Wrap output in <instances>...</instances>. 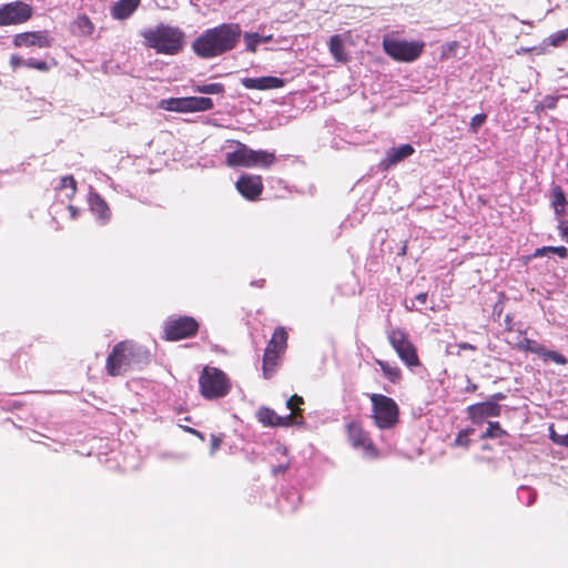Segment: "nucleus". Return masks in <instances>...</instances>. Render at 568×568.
<instances>
[{
	"instance_id": "412c9836",
	"label": "nucleus",
	"mask_w": 568,
	"mask_h": 568,
	"mask_svg": "<svg viewBox=\"0 0 568 568\" xmlns=\"http://www.w3.org/2000/svg\"><path fill=\"white\" fill-rule=\"evenodd\" d=\"M280 353L277 351L265 349L263 356V376L268 379L273 376L276 367Z\"/></svg>"
},
{
	"instance_id": "2f4dec72",
	"label": "nucleus",
	"mask_w": 568,
	"mask_h": 568,
	"mask_svg": "<svg viewBox=\"0 0 568 568\" xmlns=\"http://www.w3.org/2000/svg\"><path fill=\"white\" fill-rule=\"evenodd\" d=\"M474 433L473 428L460 430L455 439L457 446L468 447L469 436Z\"/></svg>"
},
{
	"instance_id": "603ef678",
	"label": "nucleus",
	"mask_w": 568,
	"mask_h": 568,
	"mask_svg": "<svg viewBox=\"0 0 568 568\" xmlns=\"http://www.w3.org/2000/svg\"><path fill=\"white\" fill-rule=\"evenodd\" d=\"M80 23H83V24H85V26H89V24H90V21H89V19H88V18L83 17V18H81V19H80Z\"/></svg>"
},
{
	"instance_id": "f03ea898",
	"label": "nucleus",
	"mask_w": 568,
	"mask_h": 568,
	"mask_svg": "<svg viewBox=\"0 0 568 568\" xmlns=\"http://www.w3.org/2000/svg\"><path fill=\"white\" fill-rule=\"evenodd\" d=\"M150 361L149 352L133 342L118 343L106 358L105 368L110 376H120Z\"/></svg>"
},
{
	"instance_id": "393cba45",
	"label": "nucleus",
	"mask_w": 568,
	"mask_h": 568,
	"mask_svg": "<svg viewBox=\"0 0 568 568\" xmlns=\"http://www.w3.org/2000/svg\"><path fill=\"white\" fill-rule=\"evenodd\" d=\"M257 419L264 426L274 427L278 424L280 415L268 407H261L256 413Z\"/></svg>"
},
{
	"instance_id": "9b49d317",
	"label": "nucleus",
	"mask_w": 568,
	"mask_h": 568,
	"mask_svg": "<svg viewBox=\"0 0 568 568\" xmlns=\"http://www.w3.org/2000/svg\"><path fill=\"white\" fill-rule=\"evenodd\" d=\"M32 9L21 1L7 3L0 8V26L26 22L31 18Z\"/></svg>"
},
{
	"instance_id": "f704fd0d",
	"label": "nucleus",
	"mask_w": 568,
	"mask_h": 568,
	"mask_svg": "<svg viewBox=\"0 0 568 568\" xmlns=\"http://www.w3.org/2000/svg\"><path fill=\"white\" fill-rule=\"evenodd\" d=\"M486 114L484 113H480V114H476L471 118L470 120V130L473 132H477V130L484 124V122L486 121Z\"/></svg>"
},
{
	"instance_id": "39448f33",
	"label": "nucleus",
	"mask_w": 568,
	"mask_h": 568,
	"mask_svg": "<svg viewBox=\"0 0 568 568\" xmlns=\"http://www.w3.org/2000/svg\"><path fill=\"white\" fill-rule=\"evenodd\" d=\"M200 392L207 399L224 397L230 390V382L224 372L216 367H204L200 379Z\"/></svg>"
},
{
	"instance_id": "79ce46f5",
	"label": "nucleus",
	"mask_w": 568,
	"mask_h": 568,
	"mask_svg": "<svg viewBox=\"0 0 568 568\" xmlns=\"http://www.w3.org/2000/svg\"><path fill=\"white\" fill-rule=\"evenodd\" d=\"M23 59H21L19 55H11L10 58V64L12 65L13 69H17L18 67L20 65H23Z\"/></svg>"
},
{
	"instance_id": "c85d7f7f",
	"label": "nucleus",
	"mask_w": 568,
	"mask_h": 568,
	"mask_svg": "<svg viewBox=\"0 0 568 568\" xmlns=\"http://www.w3.org/2000/svg\"><path fill=\"white\" fill-rule=\"evenodd\" d=\"M506 432L500 427L498 422H489L486 432L481 435V438H500Z\"/></svg>"
},
{
	"instance_id": "dca6fc26",
	"label": "nucleus",
	"mask_w": 568,
	"mask_h": 568,
	"mask_svg": "<svg viewBox=\"0 0 568 568\" xmlns=\"http://www.w3.org/2000/svg\"><path fill=\"white\" fill-rule=\"evenodd\" d=\"M415 153V149L410 144H402L390 148L386 151L385 158L381 161V166L388 170Z\"/></svg>"
},
{
	"instance_id": "f3484780",
	"label": "nucleus",
	"mask_w": 568,
	"mask_h": 568,
	"mask_svg": "<svg viewBox=\"0 0 568 568\" xmlns=\"http://www.w3.org/2000/svg\"><path fill=\"white\" fill-rule=\"evenodd\" d=\"M13 43L16 47H32L48 48L51 44V40L47 32H24L19 33L14 37Z\"/></svg>"
},
{
	"instance_id": "f257e3e1",
	"label": "nucleus",
	"mask_w": 568,
	"mask_h": 568,
	"mask_svg": "<svg viewBox=\"0 0 568 568\" xmlns=\"http://www.w3.org/2000/svg\"><path fill=\"white\" fill-rule=\"evenodd\" d=\"M240 37L241 28L239 24L223 23L201 33L192 43V49L200 58H215L234 49Z\"/></svg>"
},
{
	"instance_id": "423d86ee",
	"label": "nucleus",
	"mask_w": 568,
	"mask_h": 568,
	"mask_svg": "<svg viewBox=\"0 0 568 568\" xmlns=\"http://www.w3.org/2000/svg\"><path fill=\"white\" fill-rule=\"evenodd\" d=\"M383 48L394 60L412 62L423 52L424 43L419 41L385 38L383 40Z\"/></svg>"
},
{
	"instance_id": "e433bc0d",
	"label": "nucleus",
	"mask_w": 568,
	"mask_h": 568,
	"mask_svg": "<svg viewBox=\"0 0 568 568\" xmlns=\"http://www.w3.org/2000/svg\"><path fill=\"white\" fill-rule=\"evenodd\" d=\"M280 422L278 424H276V426H283V427H287V426H291V425H302L303 424V420H296L292 415H287V416H280Z\"/></svg>"
},
{
	"instance_id": "4c0bfd02",
	"label": "nucleus",
	"mask_w": 568,
	"mask_h": 568,
	"mask_svg": "<svg viewBox=\"0 0 568 568\" xmlns=\"http://www.w3.org/2000/svg\"><path fill=\"white\" fill-rule=\"evenodd\" d=\"M303 403V398L298 395H293L286 402V406L290 410L295 412V408Z\"/></svg>"
},
{
	"instance_id": "37998d69",
	"label": "nucleus",
	"mask_w": 568,
	"mask_h": 568,
	"mask_svg": "<svg viewBox=\"0 0 568 568\" xmlns=\"http://www.w3.org/2000/svg\"><path fill=\"white\" fill-rule=\"evenodd\" d=\"M550 252V246H542L535 251L534 256H545L547 253Z\"/></svg>"
},
{
	"instance_id": "4468645a",
	"label": "nucleus",
	"mask_w": 568,
	"mask_h": 568,
	"mask_svg": "<svg viewBox=\"0 0 568 568\" xmlns=\"http://www.w3.org/2000/svg\"><path fill=\"white\" fill-rule=\"evenodd\" d=\"M236 190L247 200H256L263 191L262 179L258 175H242L236 182Z\"/></svg>"
},
{
	"instance_id": "bb28decb",
	"label": "nucleus",
	"mask_w": 568,
	"mask_h": 568,
	"mask_svg": "<svg viewBox=\"0 0 568 568\" xmlns=\"http://www.w3.org/2000/svg\"><path fill=\"white\" fill-rule=\"evenodd\" d=\"M57 189L67 190L65 196L72 199L77 192V182L72 175H67L61 178L60 185Z\"/></svg>"
},
{
	"instance_id": "4be33fe9",
	"label": "nucleus",
	"mask_w": 568,
	"mask_h": 568,
	"mask_svg": "<svg viewBox=\"0 0 568 568\" xmlns=\"http://www.w3.org/2000/svg\"><path fill=\"white\" fill-rule=\"evenodd\" d=\"M286 341L287 333L283 327H277L265 349L277 351L281 354L286 347Z\"/></svg>"
},
{
	"instance_id": "6e6552de",
	"label": "nucleus",
	"mask_w": 568,
	"mask_h": 568,
	"mask_svg": "<svg viewBox=\"0 0 568 568\" xmlns=\"http://www.w3.org/2000/svg\"><path fill=\"white\" fill-rule=\"evenodd\" d=\"M387 338L398 357L408 366L415 367L419 365L415 346L408 339L407 334L399 328L390 329Z\"/></svg>"
},
{
	"instance_id": "7ed1b4c3",
	"label": "nucleus",
	"mask_w": 568,
	"mask_h": 568,
	"mask_svg": "<svg viewBox=\"0 0 568 568\" xmlns=\"http://www.w3.org/2000/svg\"><path fill=\"white\" fill-rule=\"evenodd\" d=\"M142 37L158 53L175 54L183 47V32L176 27L160 24L144 30Z\"/></svg>"
},
{
	"instance_id": "1a4fd4ad",
	"label": "nucleus",
	"mask_w": 568,
	"mask_h": 568,
	"mask_svg": "<svg viewBox=\"0 0 568 568\" xmlns=\"http://www.w3.org/2000/svg\"><path fill=\"white\" fill-rule=\"evenodd\" d=\"M161 105L168 111L201 112L213 109V101L204 97H187L163 100Z\"/></svg>"
},
{
	"instance_id": "cd10ccee",
	"label": "nucleus",
	"mask_w": 568,
	"mask_h": 568,
	"mask_svg": "<svg viewBox=\"0 0 568 568\" xmlns=\"http://www.w3.org/2000/svg\"><path fill=\"white\" fill-rule=\"evenodd\" d=\"M194 90L202 94H222L225 91L224 85L217 82L196 85Z\"/></svg>"
},
{
	"instance_id": "a878e982",
	"label": "nucleus",
	"mask_w": 568,
	"mask_h": 568,
	"mask_svg": "<svg viewBox=\"0 0 568 568\" xmlns=\"http://www.w3.org/2000/svg\"><path fill=\"white\" fill-rule=\"evenodd\" d=\"M551 204L556 214H560L567 204L565 193L560 186H555L551 191Z\"/></svg>"
},
{
	"instance_id": "8fccbe9b",
	"label": "nucleus",
	"mask_w": 568,
	"mask_h": 568,
	"mask_svg": "<svg viewBox=\"0 0 568 568\" xmlns=\"http://www.w3.org/2000/svg\"><path fill=\"white\" fill-rule=\"evenodd\" d=\"M524 491H527L529 494V501L528 504H531L534 500H535V496L531 494L530 490L526 489V488H523Z\"/></svg>"
},
{
	"instance_id": "2eb2a0df",
	"label": "nucleus",
	"mask_w": 568,
	"mask_h": 568,
	"mask_svg": "<svg viewBox=\"0 0 568 568\" xmlns=\"http://www.w3.org/2000/svg\"><path fill=\"white\" fill-rule=\"evenodd\" d=\"M468 415L471 420L476 424H479L486 417H497L500 415L501 407L499 404H496L494 400H486L483 403H477L468 406L467 408Z\"/></svg>"
},
{
	"instance_id": "0eeeda50",
	"label": "nucleus",
	"mask_w": 568,
	"mask_h": 568,
	"mask_svg": "<svg viewBox=\"0 0 568 568\" xmlns=\"http://www.w3.org/2000/svg\"><path fill=\"white\" fill-rule=\"evenodd\" d=\"M374 417L379 428H390L397 423L398 407L394 399L382 394L371 396Z\"/></svg>"
},
{
	"instance_id": "b1692460",
	"label": "nucleus",
	"mask_w": 568,
	"mask_h": 568,
	"mask_svg": "<svg viewBox=\"0 0 568 568\" xmlns=\"http://www.w3.org/2000/svg\"><path fill=\"white\" fill-rule=\"evenodd\" d=\"M329 52L339 62H346L347 55L344 51V42L341 36L336 34L329 39Z\"/></svg>"
},
{
	"instance_id": "864d4df0",
	"label": "nucleus",
	"mask_w": 568,
	"mask_h": 568,
	"mask_svg": "<svg viewBox=\"0 0 568 568\" xmlns=\"http://www.w3.org/2000/svg\"><path fill=\"white\" fill-rule=\"evenodd\" d=\"M562 236L566 239L567 243H568V227H565L564 231H562Z\"/></svg>"
},
{
	"instance_id": "9d476101",
	"label": "nucleus",
	"mask_w": 568,
	"mask_h": 568,
	"mask_svg": "<svg viewBox=\"0 0 568 568\" xmlns=\"http://www.w3.org/2000/svg\"><path fill=\"white\" fill-rule=\"evenodd\" d=\"M199 329L197 322L191 316L170 317L165 322L164 333L169 341H179L194 336Z\"/></svg>"
},
{
	"instance_id": "58836bf2",
	"label": "nucleus",
	"mask_w": 568,
	"mask_h": 568,
	"mask_svg": "<svg viewBox=\"0 0 568 568\" xmlns=\"http://www.w3.org/2000/svg\"><path fill=\"white\" fill-rule=\"evenodd\" d=\"M221 444H222V437L213 434L211 436V454H214L215 450H217L220 448Z\"/></svg>"
},
{
	"instance_id": "c756f323",
	"label": "nucleus",
	"mask_w": 568,
	"mask_h": 568,
	"mask_svg": "<svg viewBox=\"0 0 568 568\" xmlns=\"http://www.w3.org/2000/svg\"><path fill=\"white\" fill-rule=\"evenodd\" d=\"M378 365L381 366L385 376L392 382L395 383L399 379L400 373L399 369L395 366H390L386 362L378 361Z\"/></svg>"
},
{
	"instance_id": "6ab92c4d",
	"label": "nucleus",
	"mask_w": 568,
	"mask_h": 568,
	"mask_svg": "<svg viewBox=\"0 0 568 568\" xmlns=\"http://www.w3.org/2000/svg\"><path fill=\"white\" fill-rule=\"evenodd\" d=\"M89 205L92 213L98 217L101 224H106L111 219V211L108 203L97 192L89 195Z\"/></svg>"
},
{
	"instance_id": "de8ad7c7",
	"label": "nucleus",
	"mask_w": 568,
	"mask_h": 568,
	"mask_svg": "<svg viewBox=\"0 0 568 568\" xmlns=\"http://www.w3.org/2000/svg\"><path fill=\"white\" fill-rule=\"evenodd\" d=\"M454 347H455V346H453V345H450V344H449V345L447 346V348H446V353H447V354H452V355H456V352H455Z\"/></svg>"
},
{
	"instance_id": "7c9ffc66",
	"label": "nucleus",
	"mask_w": 568,
	"mask_h": 568,
	"mask_svg": "<svg viewBox=\"0 0 568 568\" xmlns=\"http://www.w3.org/2000/svg\"><path fill=\"white\" fill-rule=\"evenodd\" d=\"M558 101V97L546 95L544 100L536 105V111H544L545 109H555Z\"/></svg>"
},
{
	"instance_id": "ddd939ff",
	"label": "nucleus",
	"mask_w": 568,
	"mask_h": 568,
	"mask_svg": "<svg viewBox=\"0 0 568 568\" xmlns=\"http://www.w3.org/2000/svg\"><path fill=\"white\" fill-rule=\"evenodd\" d=\"M348 438L351 445L356 449H362L366 456H375V447L366 433L356 423L348 424Z\"/></svg>"
},
{
	"instance_id": "ea45409f",
	"label": "nucleus",
	"mask_w": 568,
	"mask_h": 568,
	"mask_svg": "<svg viewBox=\"0 0 568 568\" xmlns=\"http://www.w3.org/2000/svg\"><path fill=\"white\" fill-rule=\"evenodd\" d=\"M550 252L564 258L568 255V250L565 246H550Z\"/></svg>"
},
{
	"instance_id": "5701e85b",
	"label": "nucleus",
	"mask_w": 568,
	"mask_h": 568,
	"mask_svg": "<svg viewBox=\"0 0 568 568\" xmlns=\"http://www.w3.org/2000/svg\"><path fill=\"white\" fill-rule=\"evenodd\" d=\"M273 39L272 34L261 36L256 32H246L244 33V42L246 45V50L250 52H255L256 48L260 43H267Z\"/></svg>"
},
{
	"instance_id": "c03bdc74",
	"label": "nucleus",
	"mask_w": 568,
	"mask_h": 568,
	"mask_svg": "<svg viewBox=\"0 0 568 568\" xmlns=\"http://www.w3.org/2000/svg\"><path fill=\"white\" fill-rule=\"evenodd\" d=\"M505 398L506 395L504 393H496L489 397V400H494L496 404H498V402L504 400Z\"/></svg>"
},
{
	"instance_id": "a211bd4d",
	"label": "nucleus",
	"mask_w": 568,
	"mask_h": 568,
	"mask_svg": "<svg viewBox=\"0 0 568 568\" xmlns=\"http://www.w3.org/2000/svg\"><path fill=\"white\" fill-rule=\"evenodd\" d=\"M241 83L245 89L264 91L282 88L284 80L277 77L243 78Z\"/></svg>"
},
{
	"instance_id": "aec40b11",
	"label": "nucleus",
	"mask_w": 568,
	"mask_h": 568,
	"mask_svg": "<svg viewBox=\"0 0 568 568\" xmlns=\"http://www.w3.org/2000/svg\"><path fill=\"white\" fill-rule=\"evenodd\" d=\"M140 4V0H119L111 7V16L116 20H124L132 16Z\"/></svg>"
},
{
	"instance_id": "09e8293b",
	"label": "nucleus",
	"mask_w": 568,
	"mask_h": 568,
	"mask_svg": "<svg viewBox=\"0 0 568 568\" xmlns=\"http://www.w3.org/2000/svg\"><path fill=\"white\" fill-rule=\"evenodd\" d=\"M287 469V466L285 465H280L278 467L275 468V473H283Z\"/></svg>"
},
{
	"instance_id": "473e14b6",
	"label": "nucleus",
	"mask_w": 568,
	"mask_h": 568,
	"mask_svg": "<svg viewBox=\"0 0 568 568\" xmlns=\"http://www.w3.org/2000/svg\"><path fill=\"white\" fill-rule=\"evenodd\" d=\"M23 65L28 67V68H31V69H37V70H40V71H47L48 70V64L45 61H38L33 58H30V59H27L26 61H23Z\"/></svg>"
},
{
	"instance_id": "a19ab883",
	"label": "nucleus",
	"mask_w": 568,
	"mask_h": 568,
	"mask_svg": "<svg viewBox=\"0 0 568 568\" xmlns=\"http://www.w3.org/2000/svg\"><path fill=\"white\" fill-rule=\"evenodd\" d=\"M457 347V352H456V355L457 356H460V351H476V346L473 345V344H469V343H459L458 345H456Z\"/></svg>"
},
{
	"instance_id": "3c124183",
	"label": "nucleus",
	"mask_w": 568,
	"mask_h": 568,
	"mask_svg": "<svg viewBox=\"0 0 568 568\" xmlns=\"http://www.w3.org/2000/svg\"><path fill=\"white\" fill-rule=\"evenodd\" d=\"M69 210H70V212H71V216H72V217H75V216H77V209H75L74 206H72V205H71V206H69Z\"/></svg>"
},
{
	"instance_id": "5fc2aeb1",
	"label": "nucleus",
	"mask_w": 568,
	"mask_h": 568,
	"mask_svg": "<svg viewBox=\"0 0 568 568\" xmlns=\"http://www.w3.org/2000/svg\"><path fill=\"white\" fill-rule=\"evenodd\" d=\"M476 388H477V386H476L475 384H473L471 386H469V387L467 388V390H469V392H474V390H476Z\"/></svg>"
},
{
	"instance_id": "a18cd8bd",
	"label": "nucleus",
	"mask_w": 568,
	"mask_h": 568,
	"mask_svg": "<svg viewBox=\"0 0 568 568\" xmlns=\"http://www.w3.org/2000/svg\"><path fill=\"white\" fill-rule=\"evenodd\" d=\"M185 430L195 435L196 437L201 438L202 440H204V435L201 432H199L194 428H191V427H185Z\"/></svg>"
},
{
	"instance_id": "49530a36",
	"label": "nucleus",
	"mask_w": 568,
	"mask_h": 568,
	"mask_svg": "<svg viewBox=\"0 0 568 568\" xmlns=\"http://www.w3.org/2000/svg\"><path fill=\"white\" fill-rule=\"evenodd\" d=\"M564 39H565V34H559V36L557 37V39H554V40H552V42H551V43H552L554 45H557V44H559V42H561Z\"/></svg>"
},
{
	"instance_id": "20e7f679",
	"label": "nucleus",
	"mask_w": 568,
	"mask_h": 568,
	"mask_svg": "<svg viewBox=\"0 0 568 568\" xmlns=\"http://www.w3.org/2000/svg\"><path fill=\"white\" fill-rule=\"evenodd\" d=\"M276 160L273 152L264 150H252L246 144L236 142V149L227 152L225 163L227 166L235 168H270Z\"/></svg>"
},
{
	"instance_id": "f8f14e48",
	"label": "nucleus",
	"mask_w": 568,
	"mask_h": 568,
	"mask_svg": "<svg viewBox=\"0 0 568 568\" xmlns=\"http://www.w3.org/2000/svg\"><path fill=\"white\" fill-rule=\"evenodd\" d=\"M516 347L519 351L534 353L544 361H552L558 365L567 364V358L562 354L555 351H549L544 345L527 337H521L517 342Z\"/></svg>"
},
{
	"instance_id": "72a5a7b5",
	"label": "nucleus",
	"mask_w": 568,
	"mask_h": 568,
	"mask_svg": "<svg viewBox=\"0 0 568 568\" xmlns=\"http://www.w3.org/2000/svg\"><path fill=\"white\" fill-rule=\"evenodd\" d=\"M550 439L557 444V445H561V446H565L568 448V433L565 434V435H560V434H557L552 427H550V435H549Z\"/></svg>"
},
{
	"instance_id": "c9c22d12",
	"label": "nucleus",
	"mask_w": 568,
	"mask_h": 568,
	"mask_svg": "<svg viewBox=\"0 0 568 568\" xmlns=\"http://www.w3.org/2000/svg\"><path fill=\"white\" fill-rule=\"evenodd\" d=\"M427 297H428L427 293H419L416 295V297L413 301H410V305H407L406 307L410 311H413V310L417 311L419 308L416 305V303H418L419 305H424L427 302Z\"/></svg>"
}]
</instances>
